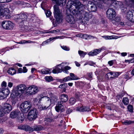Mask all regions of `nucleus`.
I'll return each instance as SVG.
<instances>
[{
  "mask_svg": "<svg viewBox=\"0 0 134 134\" xmlns=\"http://www.w3.org/2000/svg\"><path fill=\"white\" fill-rule=\"evenodd\" d=\"M57 5L54 6V16L57 22H60L63 19V16L61 11L59 9L58 5L64 6L66 3V0H52Z\"/></svg>",
  "mask_w": 134,
  "mask_h": 134,
  "instance_id": "nucleus-1",
  "label": "nucleus"
},
{
  "mask_svg": "<svg viewBox=\"0 0 134 134\" xmlns=\"http://www.w3.org/2000/svg\"><path fill=\"white\" fill-rule=\"evenodd\" d=\"M75 16L79 20H82V22H83L84 24H86L88 21L89 19H91L92 16V14L88 12L85 11H77L75 15Z\"/></svg>",
  "mask_w": 134,
  "mask_h": 134,
  "instance_id": "nucleus-2",
  "label": "nucleus"
},
{
  "mask_svg": "<svg viewBox=\"0 0 134 134\" xmlns=\"http://www.w3.org/2000/svg\"><path fill=\"white\" fill-rule=\"evenodd\" d=\"M81 5L80 2L77 0H75L73 1L72 0L68 1L66 7L67 8L69 9V10H73L74 13H77L79 10L78 9Z\"/></svg>",
  "mask_w": 134,
  "mask_h": 134,
  "instance_id": "nucleus-3",
  "label": "nucleus"
},
{
  "mask_svg": "<svg viewBox=\"0 0 134 134\" xmlns=\"http://www.w3.org/2000/svg\"><path fill=\"white\" fill-rule=\"evenodd\" d=\"M27 88L24 84L18 85L16 87V90L13 91V95L14 97L15 96H20L21 95L26 91Z\"/></svg>",
  "mask_w": 134,
  "mask_h": 134,
  "instance_id": "nucleus-4",
  "label": "nucleus"
},
{
  "mask_svg": "<svg viewBox=\"0 0 134 134\" xmlns=\"http://www.w3.org/2000/svg\"><path fill=\"white\" fill-rule=\"evenodd\" d=\"M38 102L39 103H41V101L42 99V100L44 101V104L49 106L51 105L52 102H53L55 101L54 99L53 98H54V97H51L50 98H49L48 97L43 96V95L42 94L38 95Z\"/></svg>",
  "mask_w": 134,
  "mask_h": 134,
  "instance_id": "nucleus-5",
  "label": "nucleus"
},
{
  "mask_svg": "<svg viewBox=\"0 0 134 134\" xmlns=\"http://www.w3.org/2000/svg\"><path fill=\"white\" fill-rule=\"evenodd\" d=\"M31 107V105L30 102L26 101L21 103L20 105V108L22 112L25 113L27 112Z\"/></svg>",
  "mask_w": 134,
  "mask_h": 134,
  "instance_id": "nucleus-6",
  "label": "nucleus"
},
{
  "mask_svg": "<svg viewBox=\"0 0 134 134\" xmlns=\"http://www.w3.org/2000/svg\"><path fill=\"white\" fill-rule=\"evenodd\" d=\"M39 90V88L36 86L31 85L27 87V93L30 95H35L38 92Z\"/></svg>",
  "mask_w": 134,
  "mask_h": 134,
  "instance_id": "nucleus-7",
  "label": "nucleus"
},
{
  "mask_svg": "<svg viewBox=\"0 0 134 134\" xmlns=\"http://www.w3.org/2000/svg\"><path fill=\"white\" fill-rule=\"evenodd\" d=\"M1 26L5 30H11L13 27V24L11 21L8 20L3 21L1 23Z\"/></svg>",
  "mask_w": 134,
  "mask_h": 134,
  "instance_id": "nucleus-8",
  "label": "nucleus"
},
{
  "mask_svg": "<svg viewBox=\"0 0 134 134\" xmlns=\"http://www.w3.org/2000/svg\"><path fill=\"white\" fill-rule=\"evenodd\" d=\"M38 113L36 109L35 108L31 109L28 114L27 118L30 120H34L37 118Z\"/></svg>",
  "mask_w": 134,
  "mask_h": 134,
  "instance_id": "nucleus-9",
  "label": "nucleus"
},
{
  "mask_svg": "<svg viewBox=\"0 0 134 134\" xmlns=\"http://www.w3.org/2000/svg\"><path fill=\"white\" fill-rule=\"evenodd\" d=\"M115 12L112 8L108 9L106 12L107 17L109 20L113 21L115 16Z\"/></svg>",
  "mask_w": 134,
  "mask_h": 134,
  "instance_id": "nucleus-10",
  "label": "nucleus"
},
{
  "mask_svg": "<svg viewBox=\"0 0 134 134\" xmlns=\"http://www.w3.org/2000/svg\"><path fill=\"white\" fill-rule=\"evenodd\" d=\"M10 93L8 89L0 88V99H2L6 97Z\"/></svg>",
  "mask_w": 134,
  "mask_h": 134,
  "instance_id": "nucleus-11",
  "label": "nucleus"
},
{
  "mask_svg": "<svg viewBox=\"0 0 134 134\" xmlns=\"http://www.w3.org/2000/svg\"><path fill=\"white\" fill-rule=\"evenodd\" d=\"M64 63H63L61 64L57 65L53 70L52 72L54 74H56L61 72L62 70H63V67L64 66Z\"/></svg>",
  "mask_w": 134,
  "mask_h": 134,
  "instance_id": "nucleus-12",
  "label": "nucleus"
},
{
  "mask_svg": "<svg viewBox=\"0 0 134 134\" xmlns=\"http://www.w3.org/2000/svg\"><path fill=\"white\" fill-rule=\"evenodd\" d=\"M9 12V10L8 9L5 8L3 9L0 7V15L5 16L7 19H9L10 18Z\"/></svg>",
  "mask_w": 134,
  "mask_h": 134,
  "instance_id": "nucleus-13",
  "label": "nucleus"
},
{
  "mask_svg": "<svg viewBox=\"0 0 134 134\" xmlns=\"http://www.w3.org/2000/svg\"><path fill=\"white\" fill-rule=\"evenodd\" d=\"M27 18V16L25 14L21 13L17 16L16 19L19 22L21 23L24 21H26Z\"/></svg>",
  "mask_w": 134,
  "mask_h": 134,
  "instance_id": "nucleus-14",
  "label": "nucleus"
},
{
  "mask_svg": "<svg viewBox=\"0 0 134 134\" xmlns=\"http://www.w3.org/2000/svg\"><path fill=\"white\" fill-rule=\"evenodd\" d=\"M3 111L4 113H8L12 110V107L10 104L8 103H4L3 107Z\"/></svg>",
  "mask_w": 134,
  "mask_h": 134,
  "instance_id": "nucleus-15",
  "label": "nucleus"
},
{
  "mask_svg": "<svg viewBox=\"0 0 134 134\" xmlns=\"http://www.w3.org/2000/svg\"><path fill=\"white\" fill-rule=\"evenodd\" d=\"M66 20L70 24H74L75 22V20L74 16L71 14H67L66 17Z\"/></svg>",
  "mask_w": 134,
  "mask_h": 134,
  "instance_id": "nucleus-16",
  "label": "nucleus"
},
{
  "mask_svg": "<svg viewBox=\"0 0 134 134\" xmlns=\"http://www.w3.org/2000/svg\"><path fill=\"white\" fill-rule=\"evenodd\" d=\"M134 17V11H129L126 14V17L127 19L132 22Z\"/></svg>",
  "mask_w": 134,
  "mask_h": 134,
  "instance_id": "nucleus-17",
  "label": "nucleus"
},
{
  "mask_svg": "<svg viewBox=\"0 0 134 134\" xmlns=\"http://www.w3.org/2000/svg\"><path fill=\"white\" fill-rule=\"evenodd\" d=\"M20 115V113L19 111H13L10 114V117L12 118H14L17 117L19 118Z\"/></svg>",
  "mask_w": 134,
  "mask_h": 134,
  "instance_id": "nucleus-18",
  "label": "nucleus"
},
{
  "mask_svg": "<svg viewBox=\"0 0 134 134\" xmlns=\"http://www.w3.org/2000/svg\"><path fill=\"white\" fill-rule=\"evenodd\" d=\"M77 111L80 112L89 111L90 110V108L88 107L81 106L77 107L76 109Z\"/></svg>",
  "mask_w": 134,
  "mask_h": 134,
  "instance_id": "nucleus-19",
  "label": "nucleus"
},
{
  "mask_svg": "<svg viewBox=\"0 0 134 134\" xmlns=\"http://www.w3.org/2000/svg\"><path fill=\"white\" fill-rule=\"evenodd\" d=\"M62 104L61 102H58V104H57L55 108V110L57 112H59L60 111H64L63 107Z\"/></svg>",
  "mask_w": 134,
  "mask_h": 134,
  "instance_id": "nucleus-20",
  "label": "nucleus"
},
{
  "mask_svg": "<svg viewBox=\"0 0 134 134\" xmlns=\"http://www.w3.org/2000/svg\"><path fill=\"white\" fill-rule=\"evenodd\" d=\"M102 48H100L98 49H96L93 51V52H91L88 53L89 55L93 56L97 55L101 51Z\"/></svg>",
  "mask_w": 134,
  "mask_h": 134,
  "instance_id": "nucleus-21",
  "label": "nucleus"
},
{
  "mask_svg": "<svg viewBox=\"0 0 134 134\" xmlns=\"http://www.w3.org/2000/svg\"><path fill=\"white\" fill-rule=\"evenodd\" d=\"M121 74V72H110L107 73V75L108 76L110 75L113 76L111 77V79H113L114 77H117Z\"/></svg>",
  "mask_w": 134,
  "mask_h": 134,
  "instance_id": "nucleus-22",
  "label": "nucleus"
},
{
  "mask_svg": "<svg viewBox=\"0 0 134 134\" xmlns=\"http://www.w3.org/2000/svg\"><path fill=\"white\" fill-rule=\"evenodd\" d=\"M60 99L62 102H66L68 100V96L65 94H62L61 95L60 97Z\"/></svg>",
  "mask_w": 134,
  "mask_h": 134,
  "instance_id": "nucleus-23",
  "label": "nucleus"
},
{
  "mask_svg": "<svg viewBox=\"0 0 134 134\" xmlns=\"http://www.w3.org/2000/svg\"><path fill=\"white\" fill-rule=\"evenodd\" d=\"M14 96L13 95V92L11 94V96L12 97V105L14 106L15 104L16 101L18 99V96H15L14 97Z\"/></svg>",
  "mask_w": 134,
  "mask_h": 134,
  "instance_id": "nucleus-24",
  "label": "nucleus"
},
{
  "mask_svg": "<svg viewBox=\"0 0 134 134\" xmlns=\"http://www.w3.org/2000/svg\"><path fill=\"white\" fill-rule=\"evenodd\" d=\"M49 106L44 103V104L40 105L39 106L38 108L41 110H43L46 109Z\"/></svg>",
  "mask_w": 134,
  "mask_h": 134,
  "instance_id": "nucleus-25",
  "label": "nucleus"
},
{
  "mask_svg": "<svg viewBox=\"0 0 134 134\" xmlns=\"http://www.w3.org/2000/svg\"><path fill=\"white\" fill-rule=\"evenodd\" d=\"M102 37L104 38L106 40L116 39L118 38L117 36L114 35H112L111 36H102Z\"/></svg>",
  "mask_w": 134,
  "mask_h": 134,
  "instance_id": "nucleus-26",
  "label": "nucleus"
},
{
  "mask_svg": "<svg viewBox=\"0 0 134 134\" xmlns=\"http://www.w3.org/2000/svg\"><path fill=\"white\" fill-rule=\"evenodd\" d=\"M43 128L42 126L40 125H35L33 126V129L34 130L39 131L42 130Z\"/></svg>",
  "mask_w": 134,
  "mask_h": 134,
  "instance_id": "nucleus-27",
  "label": "nucleus"
},
{
  "mask_svg": "<svg viewBox=\"0 0 134 134\" xmlns=\"http://www.w3.org/2000/svg\"><path fill=\"white\" fill-rule=\"evenodd\" d=\"M41 71L42 74H48L51 73L50 69L47 68H43L41 70Z\"/></svg>",
  "mask_w": 134,
  "mask_h": 134,
  "instance_id": "nucleus-28",
  "label": "nucleus"
},
{
  "mask_svg": "<svg viewBox=\"0 0 134 134\" xmlns=\"http://www.w3.org/2000/svg\"><path fill=\"white\" fill-rule=\"evenodd\" d=\"M8 73L12 75H13L15 74L16 71L13 68H11L8 70Z\"/></svg>",
  "mask_w": 134,
  "mask_h": 134,
  "instance_id": "nucleus-29",
  "label": "nucleus"
},
{
  "mask_svg": "<svg viewBox=\"0 0 134 134\" xmlns=\"http://www.w3.org/2000/svg\"><path fill=\"white\" fill-rule=\"evenodd\" d=\"M122 124L125 125H128L132 124L134 123V121L130 120H126L122 122Z\"/></svg>",
  "mask_w": 134,
  "mask_h": 134,
  "instance_id": "nucleus-30",
  "label": "nucleus"
},
{
  "mask_svg": "<svg viewBox=\"0 0 134 134\" xmlns=\"http://www.w3.org/2000/svg\"><path fill=\"white\" fill-rule=\"evenodd\" d=\"M83 37L86 39H89L92 38H96V37L91 36L90 35L85 34L83 35Z\"/></svg>",
  "mask_w": 134,
  "mask_h": 134,
  "instance_id": "nucleus-31",
  "label": "nucleus"
},
{
  "mask_svg": "<svg viewBox=\"0 0 134 134\" xmlns=\"http://www.w3.org/2000/svg\"><path fill=\"white\" fill-rule=\"evenodd\" d=\"M70 75L71 77V80H77L79 79V78L76 76H75L74 74L72 73H70Z\"/></svg>",
  "mask_w": 134,
  "mask_h": 134,
  "instance_id": "nucleus-32",
  "label": "nucleus"
},
{
  "mask_svg": "<svg viewBox=\"0 0 134 134\" xmlns=\"http://www.w3.org/2000/svg\"><path fill=\"white\" fill-rule=\"evenodd\" d=\"M45 79L47 82H50L53 80V77L51 76H46L44 78Z\"/></svg>",
  "mask_w": 134,
  "mask_h": 134,
  "instance_id": "nucleus-33",
  "label": "nucleus"
},
{
  "mask_svg": "<svg viewBox=\"0 0 134 134\" xmlns=\"http://www.w3.org/2000/svg\"><path fill=\"white\" fill-rule=\"evenodd\" d=\"M97 8L96 5L93 4L91 6L90 11L92 12H95L97 10Z\"/></svg>",
  "mask_w": 134,
  "mask_h": 134,
  "instance_id": "nucleus-34",
  "label": "nucleus"
},
{
  "mask_svg": "<svg viewBox=\"0 0 134 134\" xmlns=\"http://www.w3.org/2000/svg\"><path fill=\"white\" fill-rule=\"evenodd\" d=\"M122 102L125 105H127L129 103V99L127 97L123 98Z\"/></svg>",
  "mask_w": 134,
  "mask_h": 134,
  "instance_id": "nucleus-35",
  "label": "nucleus"
},
{
  "mask_svg": "<svg viewBox=\"0 0 134 134\" xmlns=\"http://www.w3.org/2000/svg\"><path fill=\"white\" fill-rule=\"evenodd\" d=\"M78 53L80 57L83 58L84 57L85 55L86 54V52L81 51H78Z\"/></svg>",
  "mask_w": 134,
  "mask_h": 134,
  "instance_id": "nucleus-36",
  "label": "nucleus"
},
{
  "mask_svg": "<svg viewBox=\"0 0 134 134\" xmlns=\"http://www.w3.org/2000/svg\"><path fill=\"white\" fill-rule=\"evenodd\" d=\"M54 120L51 118H48L45 119V122L46 124H48V122H53L54 121Z\"/></svg>",
  "mask_w": 134,
  "mask_h": 134,
  "instance_id": "nucleus-37",
  "label": "nucleus"
},
{
  "mask_svg": "<svg viewBox=\"0 0 134 134\" xmlns=\"http://www.w3.org/2000/svg\"><path fill=\"white\" fill-rule=\"evenodd\" d=\"M67 83H64L63 84H61L59 87L61 89H65L67 87Z\"/></svg>",
  "mask_w": 134,
  "mask_h": 134,
  "instance_id": "nucleus-38",
  "label": "nucleus"
},
{
  "mask_svg": "<svg viewBox=\"0 0 134 134\" xmlns=\"http://www.w3.org/2000/svg\"><path fill=\"white\" fill-rule=\"evenodd\" d=\"M59 37L58 36V37H54L53 38H50L49 39V40H47V41H45L44 42L42 43V45H43L44 44H46V43H47V42L48 41H51L53 39H58V38Z\"/></svg>",
  "mask_w": 134,
  "mask_h": 134,
  "instance_id": "nucleus-39",
  "label": "nucleus"
},
{
  "mask_svg": "<svg viewBox=\"0 0 134 134\" xmlns=\"http://www.w3.org/2000/svg\"><path fill=\"white\" fill-rule=\"evenodd\" d=\"M75 102V100L74 98H71L69 100V103L71 105H73Z\"/></svg>",
  "mask_w": 134,
  "mask_h": 134,
  "instance_id": "nucleus-40",
  "label": "nucleus"
},
{
  "mask_svg": "<svg viewBox=\"0 0 134 134\" xmlns=\"http://www.w3.org/2000/svg\"><path fill=\"white\" fill-rule=\"evenodd\" d=\"M129 111L130 112H132L133 111V108L132 105H129L127 107Z\"/></svg>",
  "mask_w": 134,
  "mask_h": 134,
  "instance_id": "nucleus-41",
  "label": "nucleus"
},
{
  "mask_svg": "<svg viewBox=\"0 0 134 134\" xmlns=\"http://www.w3.org/2000/svg\"><path fill=\"white\" fill-rule=\"evenodd\" d=\"M1 85V88H3L4 89H6L5 88L7 86V83L3 81Z\"/></svg>",
  "mask_w": 134,
  "mask_h": 134,
  "instance_id": "nucleus-42",
  "label": "nucleus"
},
{
  "mask_svg": "<svg viewBox=\"0 0 134 134\" xmlns=\"http://www.w3.org/2000/svg\"><path fill=\"white\" fill-rule=\"evenodd\" d=\"M70 80H71V78L69 76H68L64 78L63 79V81L64 82H66Z\"/></svg>",
  "mask_w": 134,
  "mask_h": 134,
  "instance_id": "nucleus-43",
  "label": "nucleus"
},
{
  "mask_svg": "<svg viewBox=\"0 0 134 134\" xmlns=\"http://www.w3.org/2000/svg\"><path fill=\"white\" fill-rule=\"evenodd\" d=\"M61 47L63 49L65 50L69 51L70 50L69 48L66 46H61Z\"/></svg>",
  "mask_w": 134,
  "mask_h": 134,
  "instance_id": "nucleus-44",
  "label": "nucleus"
},
{
  "mask_svg": "<svg viewBox=\"0 0 134 134\" xmlns=\"http://www.w3.org/2000/svg\"><path fill=\"white\" fill-rule=\"evenodd\" d=\"M51 14L52 13L49 10H48L47 11L46 15L47 16L49 17L50 16Z\"/></svg>",
  "mask_w": 134,
  "mask_h": 134,
  "instance_id": "nucleus-45",
  "label": "nucleus"
},
{
  "mask_svg": "<svg viewBox=\"0 0 134 134\" xmlns=\"http://www.w3.org/2000/svg\"><path fill=\"white\" fill-rule=\"evenodd\" d=\"M4 114V112L2 110L1 107L0 106V117L2 116Z\"/></svg>",
  "mask_w": 134,
  "mask_h": 134,
  "instance_id": "nucleus-46",
  "label": "nucleus"
},
{
  "mask_svg": "<svg viewBox=\"0 0 134 134\" xmlns=\"http://www.w3.org/2000/svg\"><path fill=\"white\" fill-rule=\"evenodd\" d=\"M87 75L88 76V77L89 79L90 80H91L92 78V72H91L90 73H88L87 74Z\"/></svg>",
  "mask_w": 134,
  "mask_h": 134,
  "instance_id": "nucleus-47",
  "label": "nucleus"
},
{
  "mask_svg": "<svg viewBox=\"0 0 134 134\" xmlns=\"http://www.w3.org/2000/svg\"><path fill=\"white\" fill-rule=\"evenodd\" d=\"M39 100L38 98V96H37V97L34 98L33 99V101H34V103H37L38 102V103H39L38 102Z\"/></svg>",
  "mask_w": 134,
  "mask_h": 134,
  "instance_id": "nucleus-48",
  "label": "nucleus"
},
{
  "mask_svg": "<svg viewBox=\"0 0 134 134\" xmlns=\"http://www.w3.org/2000/svg\"><path fill=\"white\" fill-rule=\"evenodd\" d=\"M12 0H0V2L4 3L5 2H11Z\"/></svg>",
  "mask_w": 134,
  "mask_h": 134,
  "instance_id": "nucleus-49",
  "label": "nucleus"
},
{
  "mask_svg": "<svg viewBox=\"0 0 134 134\" xmlns=\"http://www.w3.org/2000/svg\"><path fill=\"white\" fill-rule=\"evenodd\" d=\"M60 30L57 29L55 30H53L52 31H50L49 33H57L60 32Z\"/></svg>",
  "mask_w": 134,
  "mask_h": 134,
  "instance_id": "nucleus-50",
  "label": "nucleus"
},
{
  "mask_svg": "<svg viewBox=\"0 0 134 134\" xmlns=\"http://www.w3.org/2000/svg\"><path fill=\"white\" fill-rule=\"evenodd\" d=\"M27 71V69L26 67H24L23 68V72L24 73L26 72Z\"/></svg>",
  "mask_w": 134,
  "mask_h": 134,
  "instance_id": "nucleus-51",
  "label": "nucleus"
},
{
  "mask_svg": "<svg viewBox=\"0 0 134 134\" xmlns=\"http://www.w3.org/2000/svg\"><path fill=\"white\" fill-rule=\"evenodd\" d=\"M13 85V83L10 82H9L8 84V86L10 88H11Z\"/></svg>",
  "mask_w": 134,
  "mask_h": 134,
  "instance_id": "nucleus-52",
  "label": "nucleus"
},
{
  "mask_svg": "<svg viewBox=\"0 0 134 134\" xmlns=\"http://www.w3.org/2000/svg\"><path fill=\"white\" fill-rule=\"evenodd\" d=\"M108 64L110 66L112 65L113 64V61L111 60L109 61L108 62Z\"/></svg>",
  "mask_w": 134,
  "mask_h": 134,
  "instance_id": "nucleus-53",
  "label": "nucleus"
},
{
  "mask_svg": "<svg viewBox=\"0 0 134 134\" xmlns=\"http://www.w3.org/2000/svg\"><path fill=\"white\" fill-rule=\"evenodd\" d=\"M115 4L119 6H120L122 4V3L121 2L117 1L115 2Z\"/></svg>",
  "mask_w": 134,
  "mask_h": 134,
  "instance_id": "nucleus-54",
  "label": "nucleus"
},
{
  "mask_svg": "<svg viewBox=\"0 0 134 134\" xmlns=\"http://www.w3.org/2000/svg\"><path fill=\"white\" fill-rule=\"evenodd\" d=\"M127 62H128L129 63H134V59H133L130 60H127Z\"/></svg>",
  "mask_w": 134,
  "mask_h": 134,
  "instance_id": "nucleus-55",
  "label": "nucleus"
},
{
  "mask_svg": "<svg viewBox=\"0 0 134 134\" xmlns=\"http://www.w3.org/2000/svg\"><path fill=\"white\" fill-rule=\"evenodd\" d=\"M70 69L71 68L68 66H65L64 68V69L67 70Z\"/></svg>",
  "mask_w": 134,
  "mask_h": 134,
  "instance_id": "nucleus-56",
  "label": "nucleus"
},
{
  "mask_svg": "<svg viewBox=\"0 0 134 134\" xmlns=\"http://www.w3.org/2000/svg\"><path fill=\"white\" fill-rule=\"evenodd\" d=\"M18 72L19 73L23 72V69L21 68H19L18 69Z\"/></svg>",
  "mask_w": 134,
  "mask_h": 134,
  "instance_id": "nucleus-57",
  "label": "nucleus"
},
{
  "mask_svg": "<svg viewBox=\"0 0 134 134\" xmlns=\"http://www.w3.org/2000/svg\"><path fill=\"white\" fill-rule=\"evenodd\" d=\"M75 63L77 66L79 67L80 66V64L78 62L75 61Z\"/></svg>",
  "mask_w": 134,
  "mask_h": 134,
  "instance_id": "nucleus-58",
  "label": "nucleus"
},
{
  "mask_svg": "<svg viewBox=\"0 0 134 134\" xmlns=\"http://www.w3.org/2000/svg\"><path fill=\"white\" fill-rule=\"evenodd\" d=\"M72 111V109H69L67 111H66V113H67L69 114L70 113H71Z\"/></svg>",
  "mask_w": 134,
  "mask_h": 134,
  "instance_id": "nucleus-59",
  "label": "nucleus"
},
{
  "mask_svg": "<svg viewBox=\"0 0 134 134\" xmlns=\"http://www.w3.org/2000/svg\"><path fill=\"white\" fill-rule=\"evenodd\" d=\"M24 126L22 125H20L18 127V129H24Z\"/></svg>",
  "mask_w": 134,
  "mask_h": 134,
  "instance_id": "nucleus-60",
  "label": "nucleus"
},
{
  "mask_svg": "<svg viewBox=\"0 0 134 134\" xmlns=\"http://www.w3.org/2000/svg\"><path fill=\"white\" fill-rule=\"evenodd\" d=\"M25 43H35V41H32L30 40H28L26 41Z\"/></svg>",
  "mask_w": 134,
  "mask_h": 134,
  "instance_id": "nucleus-61",
  "label": "nucleus"
},
{
  "mask_svg": "<svg viewBox=\"0 0 134 134\" xmlns=\"http://www.w3.org/2000/svg\"><path fill=\"white\" fill-rule=\"evenodd\" d=\"M121 55L123 56H125L127 55V53H121Z\"/></svg>",
  "mask_w": 134,
  "mask_h": 134,
  "instance_id": "nucleus-62",
  "label": "nucleus"
},
{
  "mask_svg": "<svg viewBox=\"0 0 134 134\" xmlns=\"http://www.w3.org/2000/svg\"><path fill=\"white\" fill-rule=\"evenodd\" d=\"M3 130L2 129L0 128V134H1L3 133Z\"/></svg>",
  "mask_w": 134,
  "mask_h": 134,
  "instance_id": "nucleus-63",
  "label": "nucleus"
},
{
  "mask_svg": "<svg viewBox=\"0 0 134 134\" xmlns=\"http://www.w3.org/2000/svg\"><path fill=\"white\" fill-rule=\"evenodd\" d=\"M63 70L64 72L65 73L67 74L68 73V71H67V70L63 69Z\"/></svg>",
  "mask_w": 134,
  "mask_h": 134,
  "instance_id": "nucleus-64",
  "label": "nucleus"
}]
</instances>
